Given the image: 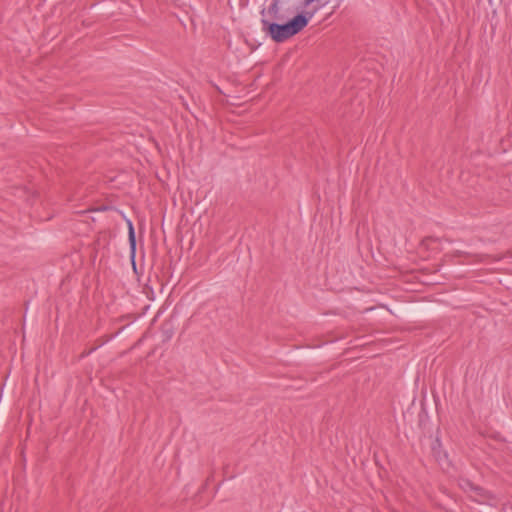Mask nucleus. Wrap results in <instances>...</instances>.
Here are the masks:
<instances>
[{
	"instance_id": "obj_1",
	"label": "nucleus",
	"mask_w": 512,
	"mask_h": 512,
	"mask_svg": "<svg viewBox=\"0 0 512 512\" xmlns=\"http://www.w3.org/2000/svg\"><path fill=\"white\" fill-rule=\"evenodd\" d=\"M312 13H299L285 21H277L263 16L262 30L277 43L283 42L302 31L312 18Z\"/></svg>"
},
{
	"instance_id": "obj_4",
	"label": "nucleus",
	"mask_w": 512,
	"mask_h": 512,
	"mask_svg": "<svg viewBox=\"0 0 512 512\" xmlns=\"http://www.w3.org/2000/svg\"><path fill=\"white\" fill-rule=\"evenodd\" d=\"M127 226H128V239L130 244V250H131V257L134 258L135 252H136V237H135V230L134 226L131 220H127Z\"/></svg>"
},
{
	"instance_id": "obj_5",
	"label": "nucleus",
	"mask_w": 512,
	"mask_h": 512,
	"mask_svg": "<svg viewBox=\"0 0 512 512\" xmlns=\"http://www.w3.org/2000/svg\"><path fill=\"white\" fill-rule=\"evenodd\" d=\"M94 350H96V348H92V349H90V350H89V351H87V352H83V353H82V355H81V357L88 356V355H89V354H91Z\"/></svg>"
},
{
	"instance_id": "obj_7",
	"label": "nucleus",
	"mask_w": 512,
	"mask_h": 512,
	"mask_svg": "<svg viewBox=\"0 0 512 512\" xmlns=\"http://www.w3.org/2000/svg\"><path fill=\"white\" fill-rule=\"evenodd\" d=\"M165 336H166V338H171L172 337V331L171 330L167 331Z\"/></svg>"
},
{
	"instance_id": "obj_3",
	"label": "nucleus",
	"mask_w": 512,
	"mask_h": 512,
	"mask_svg": "<svg viewBox=\"0 0 512 512\" xmlns=\"http://www.w3.org/2000/svg\"><path fill=\"white\" fill-rule=\"evenodd\" d=\"M459 485L464 491L474 493L473 497L475 501L479 503L493 504V495L485 489L475 486L469 480L463 479Z\"/></svg>"
},
{
	"instance_id": "obj_6",
	"label": "nucleus",
	"mask_w": 512,
	"mask_h": 512,
	"mask_svg": "<svg viewBox=\"0 0 512 512\" xmlns=\"http://www.w3.org/2000/svg\"><path fill=\"white\" fill-rule=\"evenodd\" d=\"M159 316H160V310H158L157 313L155 314V316L153 318V322H155Z\"/></svg>"
},
{
	"instance_id": "obj_2",
	"label": "nucleus",
	"mask_w": 512,
	"mask_h": 512,
	"mask_svg": "<svg viewBox=\"0 0 512 512\" xmlns=\"http://www.w3.org/2000/svg\"><path fill=\"white\" fill-rule=\"evenodd\" d=\"M309 5L305 3V0H272L267 11L262 10V15L273 20L285 21L292 15L304 13Z\"/></svg>"
}]
</instances>
